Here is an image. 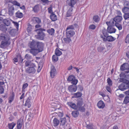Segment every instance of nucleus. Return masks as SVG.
Segmentation results:
<instances>
[{"mask_svg":"<svg viewBox=\"0 0 129 129\" xmlns=\"http://www.w3.org/2000/svg\"><path fill=\"white\" fill-rule=\"evenodd\" d=\"M36 66L35 64H32L31 67H29L27 68L26 70V72L28 74H33L35 73L36 72Z\"/></svg>","mask_w":129,"mask_h":129,"instance_id":"obj_5","label":"nucleus"},{"mask_svg":"<svg viewBox=\"0 0 129 129\" xmlns=\"http://www.w3.org/2000/svg\"><path fill=\"white\" fill-rule=\"evenodd\" d=\"M124 7L129 8V2L127 1L125 2L124 4Z\"/></svg>","mask_w":129,"mask_h":129,"instance_id":"obj_59","label":"nucleus"},{"mask_svg":"<svg viewBox=\"0 0 129 129\" xmlns=\"http://www.w3.org/2000/svg\"><path fill=\"white\" fill-rule=\"evenodd\" d=\"M14 93H13L12 95L10 96L8 99V103H11V102L13 101L14 97Z\"/></svg>","mask_w":129,"mask_h":129,"instance_id":"obj_42","label":"nucleus"},{"mask_svg":"<svg viewBox=\"0 0 129 129\" xmlns=\"http://www.w3.org/2000/svg\"><path fill=\"white\" fill-rule=\"evenodd\" d=\"M47 10L49 13L51 14L52 13H54L53 12L52 8L51 5H50V7L48 8Z\"/></svg>","mask_w":129,"mask_h":129,"instance_id":"obj_56","label":"nucleus"},{"mask_svg":"<svg viewBox=\"0 0 129 129\" xmlns=\"http://www.w3.org/2000/svg\"><path fill=\"white\" fill-rule=\"evenodd\" d=\"M12 22L14 24V26H16L17 28H18L19 27V24L18 23L16 22H15L14 21H12Z\"/></svg>","mask_w":129,"mask_h":129,"instance_id":"obj_62","label":"nucleus"},{"mask_svg":"<svg viewBox=\"0 0 129 129\" xmlns=\"http://www.w3.org/2000/svg\"><path fill=\"white\" fill-rule=\"evenodd\" d=\"M60 125H64L67 122L66 118L65 117L61 118L60 119Z\"/></svg>","mask_w":129,"mask_h":129,"instance_id":"obj_34","label":"nucleus"},{"mask_svg":"<svg viewBox=\"0 0 129 129\" xmlns=\"http://www.w3.org/2000/svg\"><path fill=\"white\" fill-rule=\"evenodd\" d=\"M23 121L21 119H19L17 121V129H21Z\"/></svg>","mask_w":129,"mask_h":129,"instance_id":"obj_23","label":"nucleus"},{"mask_svg":"<svg viewBox=\"0 0 129 129\" xmlns=\"http://www.w3.org/2000/svg\"><path fill=\"white\" fill-rule=\"evenodd\" d=\"M45 31V29L41 28L36 29L35 31H37V35L35 36L36 38L41 40H43L45 36V33L43 31Z\"/></svg>","mask_w":129,"mask_h":129,"instance_id":"obj_4","label":"nucleus"},{"mask_svg":"<svg viewBox=\"0 0 129 129\" xmlns=\"http://www.w3.org/2000/svg\"><path fill=\"white\" fill-rule=\"evenodd\" d=\"M0 40L2 41L0 45L1 48H4L5 47L9 45L10 44L9 41L10 38L5 34H1L0 36Z\"/></svg>","mask_w":129,"mask_h":129,"instance_id":"obj_2","label":"nucleus"},{"mask_svg":"<svg viewBox=\"0 0 129 129\" xmlns=\"http://www.w3.org/2000/svg\"><path fill=\"white\" fill-rule=\"evenodd\" d=\"M4 24L7 26H8L10 24V21L9 20L7 19H4L3 21Z\"/></svg>","mask_w":129,"mask_h":129,"instance_id":"obj_40","label":"nucleus"},{"mask_svg":"<svg viewBox=\"0 0 129 129\" xmlns=\"http://www.w3.org/2000/svg\"><path fill=\"white\" fill-rule=\"evenodd\" d=\"M5 84L4 82H0V93H3L4 92V89L3 85Z\"/></svg>","mask_w":129,"mask_h":129,"instance_id":"obj_28","label":"nucleus"},{"mask_svg":"<svg viewBox=\"0 0 129 129\" xmlns=\"http://www.w3.org/2000/svg\"><path fill=\"white\" fill-rule=\"evenodd\" d=\"M123 103L125 104L129 103V97L127 96L125 97Z\"/></svg>","mask_w":129,"mask_h":129,"instance_id":"obj_45","label":"nucleus"},{"mask_svg":"<svg viewBox=\"0 0 129 129\" xmlns=\"http://www.w3.org/2000/svg\"><path fill=\"white\" fill-rule=\"evenodd\" d=\"M129 86L124 83H121L119 86V88L121 91H124L128 88Z\"/></svg>","mask_w":129,"mask_h":129,"instance_id":"obj_16","label":"nucleus"},{"mask_svg":"<svg viewBox=\"0 0 129 129\" xmlns=\"http://www.w3.org/2000/svg\"><path fill=\"white\" fill-rule=\"evenodd\" d=\"M61 107V104L59 103V102H57V104L55 108V110H57V109H59Z\"/></svg>","mask_w":129,"mask_h":129,"instance_id":"obj_55","label":"nucleus"},{"mask_svg":"<svg viewBox=\"0 0 129 129\" xmlns=\"http://www.w3.org/2000/svg\"><path fill=\"white\" fill-rule=\"evenodd\" d=\"M72 94L74 95V96L72 97V98L79 97L81 96L82 95V93L80 92H77Z\"/></svg>","mask_w":129,"mask_h":129,"instance_id":"obj_35","label":"nucleus"},{"mask_svg":"<svg viewBox=\"0 0 129 129\" xmlns=\"http://www.w3.org/2000/svg\"><path fill=\"white\" fill-rule=\"evenodd\" d=\"M122 16H116L113 19V20L115 24L116 23H120L122 20Z\"/></svg>","mask_w":129,"mask_h":129,"instance_id":"obj_12","label":"nucleus"},{"mask_svg":"<svg viewBox=\"0 0 129 129\" xmlns=\"http://www.w3.org/2000/svg\"><path fill=\"white\" fill-rule=\"evenodd\" d=\"M107 82L110 86H111L112 85V81L109 78H108L107 80Z\"/></svg>","mask_w":129,"mask_h":129,"instance_id":"obj_51","label":"nucleus"},{"mask_svg":"<svg viewBox=\"0 0 129 129\" xmlns=\"http://www.w3.org/2000/svg\"><path fill=\"white\" fill-rule=\"evenodd\" d=\"M15 16L18 18H21L23 17V15L22 13L18 11L16 13Z\"/></svg>","mask_w":129,"mask_h":129,"instance_id":"obj_30","label":"nucleus"},{"mask_svg":"<svg viewBox=\"0 0 129 129\" xmlns=\"http://www.w3.org/2000/svg\"><path fill=\"white\" fill-rule=\"evenodd\" d=\"M41 27V25L40 24H37L35 26V27L36 28H40Z\"/></svg>","mask_w":129,"mask_h":129,"instance_id":"obj_64","label":"nucleus"},{"mask_svg":"<svg viewBox=\"0 0 129 129\" xmlns=\"http://www.w3.org/2000/svg\"><path fill=\"white\" fill-rule=\"evenodd\" d=\"M38 42H37L35 40H33L31 41H30L28 43L29 46L31 48H36Z\"/></svg>","mask_w":129,"mask_h":129,"instance_id":"obj_11","label":"nucleus"},{"mask_svg":"<svg viewBox=\"0 0 129 129\" xmlns=\"http://www.w3.org/2000/svg\"><path fill=\"white\" fill-rule=\"evenodd\" d=\"M120 69L122 71L126 70L125 72L127 73H129V65L126 63H125L122 65L120 67Z\"/></svg>","mask_w":129,"mask_h":129,"instance_id":"obj_7","label":"nucleus"},{"mask_svg":"<svg viewBox=\"0 0 129 129\" xmlns=\"http://www.w3.org/2000/svg\"><path fill=\"white\" fill-rule=\"evenodd\" d=\"M115 25L118 28L119 30H122V25L120 23H116L115 24Z\"/></svg>","mask_w":129,"mask_h":129,"instance_id":"obj_43","label":"nucleus"},{"mask_svg":"<svg viewBox=\"0 0 129 129\" xmlns=\"http://www.w3.org/2000/svg\"><path fill=\"white\" fill-rule=\"evenodd\" d=\"M44 44L43 43L41 42H38L37 46L38 49L40 52L42 51L43 50Z\"/></svg>","mask_w":129,"mask_h":129,"instance_id":"obj_13","label":"nucleus"},{"mask_svg":"<svg viewBox=\"0 0 129 129\" xmlns=\"http://www.w3.org/2000/svg\"><path fill=\"white\" fill-rule=\"evenodd\" d=\"M28 86V84L27 83L24 84L22 86V88L23 89H25Z\"/></svg>","mask_w":129,"mask_h":129,"instance_id":"obj_63","label":"nucleus"},{"mask_svg":"<svg viewBox=\"0 0 129 129\" xmlns=\"http://www.w3.org/2000/svg\"><path fill=\"white\" fill-rule=\"evenodd\" d=\"M31 21L34 24H40L41 21L40 18L37 17H33L31 18Z\"/></svg>","mask_w":129,"mask_h":129,"instance_id":"obj_14","label":"nucleus"},{"mask_svg":"<svg viewBox=\"0 0 129 129\" xmlns=\"http://www.w3.org/2000/svg\"><path fill=\"white\" fill-rule=\"evenodd\" d=\"M75 77L73 75H71L69 76L67 80L69 81H71L75 78Z\"/></svg>","mask_w":129,"mask_h":129,"instance_id":"obj_46","label":"nucleus"},{"mask_svg":"<svg viewBox=\"0 0 129 129\" xmlns=\"http://www.w3.org/2000/svg\"><path fill=\"white\" fill-rule=\"evenodd\" d=\"M18 58H22L21 56L20 55H18L16 56V57H15L13 59L14 63L17 62L18 61Z\"/></svg>","mask_w":129,"mask_h":129,"instance_id":"obj_47","label":"nucleus"},{"mask_svg":"<svg viewBox=\"0 0 129 129\" xmlns=\"http://www.w3.org/2000/svg\"><path fill=\"white\" fill-rule=\"evenodd\" d=\"M67 104L71 108L75 109H76L77 108V107L76 104L71 102H68L67 103Z\"/></svg>","mask_w":129,"mask_h":129,"instance_id":"obj_25","label":"nucleus"},{"mask_svg":"<svg viewBox=\"0 0 129 129\" xmlns=\"http://www.w3.org/2000/svg\"><path fill=\"white\" fill-rule=\"evenodd\" d=\"M122 11L124 13V18L125 20L129 18V8L124 7L122 9Z\"/></svg>","mask_w":129,"mask_h":129,"instance_id":"obj_9","label":"nucleus"},{"mask_svg":"<svg viewBox=\"0 0 129 129\" xmlns=\"http://www.w3.org/2000/svg\"><path fill=\"white\" fill-rule=\"evenodd\" d=\"M108 27H111L115 25V23L113 20H111L109 21H107L106 22Z\"/></svg>","mask_w":129,"mask_h":129,"instance_id":"obj_32","label":"nucleus"},{"mask_svg":"<svg viewBox=\"0 0 129 129\" xmlns=\"http://www.w3.org/2000/svg\"><path fill=\"white\" fill-rule=\"evenodd\" d=\"M32 64H35L33 63H31V62L29 61H25V66L26 67H28L29 66L30 67L31 66V65Z\"/></svg>","mask_w":129,"mask_h":129,"instance_id":"obj_48","label":"nucleus"},{"mask_svg":"<svg viewBox=\"0 0 129 129\" xmlns=\"http://www.w3.org/2000/svg\"><path fill=\"white\" fill-rule=\"evenodd\" d=\"M110 87V86H106V87L107 90L110 93L111 91V89Z\"/></svg>","mask_w":129,"mask_h":129,"instance_id":"obj_61","label":"nucleus"},{"mask_svg":"<svg viewBox=\"0 0 129 129\" xmlns=\"http://www.w3.org/2000/svg\"><path fill=\"white\" fill-rule=\"evenodd\" d=\"M57 74V72L55 67L53 65H52L51 67L50 72L51 77L52 78H54Z\"/></svg>","mask_w":129,"mask_h":129,"instance_id":"obj_8","label":"nucleus"},{"mask_svg":"<svg viewBox=\"0 0 129 129\" xmlns=\"http://www.w3.org/2000/svg\"><path fill=\"white\" fill-rule=\"evenodd\" d=\"M55 54L57 56H59L62 54V52L58 48H56L55 50Z\"/></svg>","mask_w":129,"mask_h":129,"instance_id":"obj_41","label":"nucleus"},{"mask_svg":"<svg viewBox=\"0 0 129 129\" xmlns=\"http://www.w3.org/2000/svg\"><path fill=\"white\" fill-rule=\"evenodd\" d=\"M116 30V29L113 27L112 26L108 27L107 31L108 33L110 34L115 33Z\"/></svg>","mask_w":129,"mask_h":129,"instance_id":"obj_22","label":"nucleus"},{"mask_svg":"<svg viewBox=\"0 0 129 129\" xmlns=\"http://www.w3.org/2000/svg\"><path fill=\"white\" fill-rule=\"evenodd\" d=\"M57 55H53L52 57V60L53 62H55L57 61L58 60V58Z\"/></svg>","mask_w":129,"mask_h":129,"instance_id":"obj_50","label":"nucleus"},{"mask_svg":"<svg viewBox=\"0 0 129 129\" xmlns=\"http://www.w3.org/2000/svg\"><path fill=\"white\" fill-rule=\"evenodd\" d=\"M0 29L3 31H6L7 30L6 25H5L1 24L0 25Z\"/></svg>","mask_w":129,"mask_h":129,"instance_id":"obj_38","label":"nucleus"},{"mask_svg":"<svg viewBox=\"0 0 129 129\" xmlns=\"http://www.w3.org/2000/svg\"><path fill=\"white\" fill-rule=\"evenodd\" d=\"M70 38L71 37H67L66 38H63V40L65 43L67 44H68L71 41Z\"/></svg>","mask_w":129,"mask_h":129,"instance_id":"obj_39","label":"nucleus"},{"mask_svg":"<svg viewBox=\"0 0 129 129\" xmlns=\"http://www.w3.org/2000/svg\"><path fill=\"white\" fill-rule=\"evenodd\" d=\"M119 81L123 82V83H124L128 86L129 85V81L123 78H120Z\"/></svg>","mask_w":129,"mask_h":129,"instance_id":"obj_29","label":"nucleus"},{"mask_svg":"<svg viewBox=\"0 0 129 129\" xmlns=\"http://www.w3.org/2000/svg\"><path fill=\"white\" fill-rule=\"evenodd\" d=\"M73 10L72 7H70L68 10L66 15V17H69L72 16V11Z\"/></svg>","mask_w":129,"mask_h":129,"instance_id":"obj_24","label":"nucleus"},{"mask_svg":"<svg viewBox=\"0 0 129 129\" xmlns=\"http://www.w3.org/2000/svg\"><path fill=\"white\" fill-rule=\"evenodd\" d=\"M71 83L73 85H76L78 83V80L75 78L74 79L71 81Z\"/></svg>","mask_w":129,"mask_h":129,"instance_id":"obj_54","label":"nucleus"},{"mask_svg":"<svg viewBox=\"0 0 129 129\" xmlns=\"http://www.w3.org/2000/svg\"><path fill=\"white\" fill-rule=\"evenodd\" d=\"M125 42L127 44H129V34H128L126 37L125 40Z\"/></svg>","mask_w":129,"mask_h":129,"instance_id":"obj_49","label":"nucleus"},{"mask_svg":"<svg viewBox=\"0 0 129 129\" xmlns=\"http://www.w3.org/2000/svg\"><path fill=\"white\" fill-rule=\"evenodd\" d=\"M32 29V26L30 24H29L28 25V27L27 28V30L29 34H30L31 33V31Z\"/></svg>","mask_w":129,"mask_h":129,"instance_id":"obj_36","label":"nucleus"},{"mask_svg":"<svg viewBox=\"0 0 129 129\" xmlns=\"http://www.w3.org/2000/svg\"><path fill=\"white\" fill-rule=\"evenodd\" d=\"M83 104V102L82 101H79L77 103V106L78 107L79 110L81 112H85V109L84 106L85 104L83 106H82Z\"/></svg>","mask_w":129,"mask_h":129,"instance_id":"obj_6","label":"nucleus"},{"mask_svg":"<svg viewBox=\"0 0 129 129\" xmlns=\"http://www.w3.org/2000/svg\"><path fill=\"white\" fill-rule=\"evenodd\" d=\"M97 105L98 108L99 109H103L105 106V104L103 102L102 100H100L98 102Z\"/></svg>","mask_w":129,"mask_h":129,"instance_id":"obj_18","label":"nucleus"},{"mask_svg":"<svg viewBox=\"0 0 129 129\" xmlns=\"http://www.w3.org/2000/svg\"><path fill=\"white\" fill-rule=\"evenodd\" d=\"M25 106L27 107L28 108H29L31 106L30 98V97H28L27 99L24 104Z\"/></svg>","mask_w":129,"mask_h":129,"instance_id":"obj_19","label":"nucleus"},{"mask_svg":"<svg viewBox=\"0 0 129 129\" xmlns=\"http://www.w3.org/2000/svg\"><path fill=\"white\" fill-rule=\"evenodd\" d=\"M59 121L56 118H55L52 121V125L54 127L58 126L59 124Z\"/></svg>","mask_w":129,"mask_h":129,"instance_id":"obj_20","label":"nucleus"},{"mask_svg":"<svg viewBox=\"0 0 129 129\" xmlns=\"http://www.w3.org/2000/svg\"><path fill=\"white\" fill-rule=\"evenodd\" d=\"M79 114V112L77 111H73L72 113V116L75 117H77Z\"/></svg>","mask_w":129,"mask_h":129,"instance_id":"obj_44","label":"nucleus"},{"mask_svg":"<svg viewBox=\"0 0 129 129\" xmlns=\"http://www.w3.org/2000/svg\"><path fill=\"white\" fill-rule=\"evenodd\" d=\"M76 24H74L73 25H69L66 28V37H73L75 34V33L74 31L75 26H77Z\"/></svg>","mask_w":129,"mask_h":129,"instance_id":"obj_3","label":"nucleus"},{"mask_svg":"<svg viewBox=\"0 0 129 129\" xmlns=\"http://www.w3.org/2000/svg\"><path fill=\"white\" fill-rule=\"evenodd\" d=\"M93 21L96 23L98 22L100 20V18L98 15H94L93 17Z\"/></svg>","mask_w":129,"mask_h":129,"instance_id":"obj_31","label":"nucleus"},{"mask_svg":"<svg viewBox=\"0 0 129 129\" xmlns=\"http://www.w3.org/2000/svg\"><path fill=\"white\" fill-rule=\"evenodd\" d=\"M78 0H70V1L68 3V5L71 7H74V5L78 1Z\"/></svg>","mask_w":129,"mask_h":129,"instance_id":"obj_21","label":"nucleus"},{"mask_svg":"<svg viewBox=\"0 0 129 129\" xmlns=\"http://www.w3.org/2000/svg\"><path fill=\"white\" fill-rule=\"evenodd\" d=\"M41 1L44 5L48 4L49 2L48 0H41Z\"/></svg>","mask_w":129,"mask_h":129,"instance_id":"obj_52","label":"nucleus"},{"mask_svg":"<svg viewBox=\"0 0 129 129\" xmlns=\"http://www.w3.org/2000/svg\"><path fill=\"white\" fill-rule=\"evenodd\" d=\"M47 31L49 35L53 36L54 35L55 30L54 28H52L48 29Z\"/></svg>","mask_w":129,"mask_h":129,"instance_id":"obj_33","label":"nucleus"},{"mask_svg":"<svg viewBox=\"0 0 129 129\" xmlns=\"http://www.w3.org/2000/svg\"><path fill=\"white\" fill-rule=\"evenodd\" d=\"M95 25L93 24H92L90 25L89 27V29L92 30H94L95 29Z\"/></svg>","mask_w":129,"mask_h":129,"instance_id":"obj_57","label":"nucleus"},{"mask_svg":"<svg viewBox=\"0 0 129 129\" xmlns=\"http://www.w3.org/2000/svg\"><path fill=\"white\" fill-rule=\"evenodd\" d=\"M50 19L52 21H55L57 20V16L54 13H52L50 16Z\"/></svg>","mask_w":129,"mask_h":129,"instance_id":"obj_26","label":"nucleus"},{"mask_svg":"<svg viewBox=\"0 0 129 129\" xmlns=\"http://www.w3.org/2000/svg\"><path fill=\"white\" fill-rule=\"evenodd\" d=\"M39 10V4L36 5L33 7V11L35 13H37Z\"/></svg>","mask_w":129,"mask_h":129,"instance_id":"obj_27","label":"nucleus"},{"mask_svg":"<svg viewBox=\"0 0 129 129\" xmlns=\"http://www.w3.org/2000/svg\"><path fill=\"white\" fill-rule=\"evenodd\" d=\"M11 3L13 5L19 7L20 6V3L18 2L17 1H13Z\"/></svg>","mask_w":129,"mask_h":129,"instance_id":"obj_53","label":"nucleus"},{"mask_svg":"<svg viewBox=\"0 0 129 129\" xmlns=\"http://www.w3.org/2000/svg\"><path fill=\"white\" fill-rule=\"evenodd\" d=\"M57 102L56 103L53 102L51 103V105L52 106V107L55 109L56 104H57Z\"/></svg>","mask_w":129,"mask_h":129,"instance_id":"obj_60","label":"nucleus"},{"mask_svg":"<svg viewBox=\"0 0 129 129\" xmlns=\"http://www.w3.org/2000/svg\"><path fill=\"white\" fill-rule=\"evenodd\" d=\"M76 86L71 85H70L68 87L69 91L71 92H76L77 90Z\"/></svg>","mask_w":129,"mask_h":129,"instance_id":"obj_15","label":"nucleus"},{"mask_svg":"<svg viewBox=\"0 0 129 129\" xmlns=\"http://www.w3.org/2000/svg\"><path fill=\"white\" fill-rule=\"evenodd\" d=\"M102 34H100V37L104 42L108 41L112 42L115 41L116 38L111 36H108L106 30L103 29L102 31Z\"/></svg>","mask_w":129,"mask_h":129,"instance_id":"obj_1","label":"nucleus"},{"mask_svg":"<svg viewBox=\"0 0 129 129\" xmlns=\"http://www.w3.org/2000/svg\"><path fill=\"white\" fill-rule=\"evenodd\" d=\"M8 14L10 16H12L14 13V8L13 5L8 4Z\"/></svg>","mask_w":129,"mask_h":129,"instance_id":"obj_10","label":"nucleus"},{"mask_svg":"<svg viewBox=\"0 0 129 129\" xmlns=\"http://www.w3.org/2000/svg\"><path fill=\"white\" fill-rule=\"evenodd\" d=\"M25 57L27 59L29 60L31 59V56L29 54H27L25 55Z\"/></svg>","mask_w":129,"mask_h":129,"instance_id":"obj_58","label":"nucleus"},{"mask_svg":"<svg viewBox=\"0 0 129 129\" xmlns=\"http://www.w3.org/2000/svg\"><path fill=\"white\" fill-rule=\"evenodd\" d=\"M16 125V124L14 122H12L8 124V127L9 129H13L14 127Z\"/></svg>","mask_w":129,"mask_h":129,"instance_id":"obj_37","label":"nucleus"},{"mask_svg":"<svg viewBox=\"0 0 129 129\" xmlns=\"http://www.w3.org/2000/svg\"><path fill=\"white\" fill-rule=\"evenodd\" d=\"M30 52L34 56H36L39 52L37 49L34 48L29 50Z\"/></svg>","mask_w":129,"mask_h":129,"instance_id":"obj_17","label":"nucleus"}]
</instances>
